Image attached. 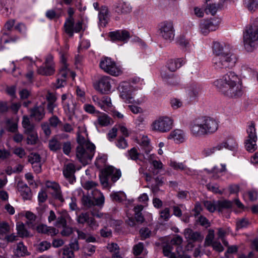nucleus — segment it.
Masks as SVG:
<instances>
[{
    "mask_svg": "<svg viewBox=\"0 0 258 258\" xmlns=\"http://www.w3.org/2000/svg\"><path fill=\"white\" fill-rule=\"evenodd\" d=\"M29 161L32 165L38 164L40 162V156L37 153H31L29 156Z\"/></svg>",
    "mask_w": 258,
    "mask_h": 258,
    "instance_id": "59",
    "label": "nucleus"
},
{
    "mask_svg": "<svg viewBox=\"0 0 258 258\" xmlns=\"http://www.w3.org/2000/svg\"><path fill=\"white\" fill-rule=\"evenodd\" d=\"M215 236V233L213 230H209L208 234L207 235L205 243L206 245H211L214 242L213 240Z\"/></svg>",
    "mask_w": 258,
    "mask_h": 258,
    "instance_id": "55",
    "label": "nucleus"
},
{
    "mask_svg": "<svg viewBox=\"0 0 258 258\" xmlns=\"http://www.w3.org/2000/svg\"><path fill=\"white\" fill-rule=\"evenodd\" d=\"M118 89L120 91V96L126 103L139 105L144 101L143 98L135 99V94H133V87L127 82L120 83Z\"/></svg>",
    "mask_w": 258,
    "mask_h": 258,
    "instance_id": "7",
    "label": "nucleus"
},
{
    "mask_svg": "<svg viewBox=\"0 0 258 258\" xmlns=\"http://www.w3.org/2000/svg\"><path fill=\"white\" fill-rule=\"evenodd\" d=\"M10 231V227L6 222H0V235L9 233Z\"/></svg>",
    "mask_w": 258,
    "mask_h": 258,
    "instance_id": "58",
    "label": "nucleus"
},
{
    "mask_svg": "<svg viewBox=\"0 0 258 258\" xmlns=\"http://www.w3.org/2000/svg\"><path fill=\"white\" fill-rule=\"evenodd\" d=\"M17 187L24 200L31 199L32 197L31 190L26 183L22 181H19Z\"/></svg>",
    "mask_w": 258,
    "mask_h": 258,
    "instance_id": "19",
    "label": "nucleus"
},
{
    "mask_svg": "<svg viewBox=\"0 0 258 258\" xmlns=\"http://www.w3.org/2000/svg\"><path fill=\"white\" fill-rule=\"evenodd\" d=\"M22 124L23 128H24V132L25 134L36 132L35 125L34 124L31 123L30 119L27 116H23Z\"/></svg>",
    "mask_w": 258,
    "mask_h": 258,
    "instance_id": "30",
    "label": "nucleus"
},
{
    "mask_svg": "<svg viewBox=\"0 0 258 258\" xmlns=\"http://www.w3.org/2000/svg\"><path fill=\"white\" fill-rule=\"evenodd\" d=\"M121 173L119 169H116L111 166L104 168L100 174V180L102 184L107 185L108 179L111 177L113 182H115L121 177Z\"/></svg>",
    "mask_w": 258,
    "mask_h": 258,
    "instance_id": "12",
    "label": "nucleus"
},
{
    "mask_svg": "<svg viewBox=\"0 0 258 258\" xmlns=\"http://www.w3.org/2000/svg\"><path fill=\"white\" fill-rule=\"evenodd\" d=\"M96 249V247L94 245H93L90 244H87L85 245L84 247V250L85 253H87L88 255H91L93 254Z\"/></svg>",
    "mask_w": 258,
    "mask_h": 258,
    "instance_id": "63",
    "label": "nucleus"
},
{
    "mask_svg": "<svg viewBox=\"0 0 258 258\" xmlns=\"http://www.w3.org/2000/svg\"><path fill=\"white\" fill-rule=\"evenodd\" d=\"M110 197L113 201L121 202L125 197V195L123 192H115L111 194Z\"/></svg>",
    "mask_w": 258,
    "mask_h": 258,
    "instance_id": "57",
    "label": "nucleus"
},
{
    "mask_svg": "<svg viewBox=\"0 0 258 258\" xmlns=\"http://www.w3.org/2000/svg\"><path fill=\"white\" fill-rule=\"evenodd\" d=\"M201 90V87L199 85L193 84L190 86L189 93L191 95L196 97L199 95Z\"/></svg>",
    "mask_w": 258,
    "mask_h": 258,
    "instance_id": "61",
    "label": "nucleus"
},
{
    "mask_svg": "<svg viewBox=\"0 0 258 258\" xmlns=\"http://www.w3.org/2000/svg\"><path fill=\"white\" fill-rule=\"evenodd\" d=\"M61 102L64 111L71 115L75 113L76 103L75 99L70 94H64L61 96Z\"/></svg>",
    "mask_w": 258,
    "mask_h": 258,
    "instance_id": "13",
    "label": "nucleus"
},
{
    "mask_svg": "<svg viewBox=\"0 0 258 258\" xmlns=\"http://www.w3.org/2000/svg\"><path fill=\"white\" fill-rule=\"evenodd\" d=\"M184 234L186 239L192 241H201L204 238V236L200 232L194 231L189 228L185 229Z\"/></svg>",
    "mask_w": 258,
    "mask_h": 258,
    "instance_id": "24",
    "label": "nucleus"
},
{
    "mask_svg": "<svg viewBox=\"0 0 258 258\" xmlns=\"http://www.w3.org/2000/svg\"><path fill=\"white\" fill-rule=\"evenodd\" d=\"M173 126V120L167 116H160L156 119L151 124L152 131L165 133L168 132Z\"/></svg>",
    "mask_w": 258,
    "mask_h": 258,
    "instance_id": "8",
    "label": "nucleus"
},
{
    "mask_svg": "<svg viewBox=\"0 0 258 258\" xmlns=\"http://www.w3.org/2000/svg\"><path fill=\"white\" fill-rule=\"evenodd\" d=\"M14 254L17 257H24L30 255L27 246L24 245L22 242L17 244L14 249Z\"/></svg>",
    "mask_w": 258,
    "mask_h": 258,
    "instance_id": "25",
    "label": "nucleus"
},
{
    "mask_svg": "<svg viewBox=\"0 0 258 258\" xmlns=\"http://www.w3.org/2000/svg\"><path fill=\"white\" fill-rule=\"evenodd\" d=\"M75 165L72 163L66 164L63 167V174L70 183H73L75 181Z\"/></svg>",
    "mask_w": 258,
    "mask_h": 258,
    "instance_id": "22",
    "label": "nucleus"
},
{
    "mask_svg": "<svg viewBox=\"0 0 258 258\" xmlns=\"http://www.w3.org/2000/svg\"><path fill=\"white\" fill-rule=\"evenodd\" d=\"M161 75L163 80L170 85H176L178 83L177 78L172 74H169L165 71L162 70Z\"/></svg>",
    "mask_w": 258,
    "mask_h": 258,
    "instance_id": "31",
    "label": "nucleus"
},
{
    "mask_svg": "<svg viewBox=\"0 0 258 258\" xmlns=\"http://www.w3.org/2000/svg\"><path fill=\"white\" fill-rule=\"evenodd\" d=\"M51 247V244L46 241H43L37 244L36 246V249L39 252H43L47 250Z\"/></svg>",
    "mask_w": 258,
    "mask_h": 258,
    "instance_id": "50",
    "label": "nucleus"
},
{
    "mask_svg": "<svg viewBox=\"0 0 258 258\" xmlns=\"http://www.w3.org/2000/svg\"><path fill=\"white\" fill-rule=\"evenodd\" d=\"M217 230H218L217 235H218V238L222 240L223 244L225 246H228V242L225 239V237L226 235H227L229 234V233L230 232L229 229L228 228L226 229H224L222 228H218Z\"/></svg>",
    "mask_w": 258,
    "mask_h": 258,
    "instance_id": "41",
    "label": "nucleus"
},
{
    "mask_svg": "<svg viewBox=\"0 0 258 258\" xmlns=\"http://www.w3.org/2000/svg\"><path fill=\"white\" fill-rule=\"evenodd\" d=\"M213 51L215 56L212 59V63L215 69H226L234 65L236 62L235 56L231 53L224 45L215 42Z\"/></svg>",
    "mask_w": 258,
    "mask_h": 258,
    "instance_id": "3",
    "label": "nucleus"
},
{
    "mask_svg": "<svg viewBox=\"0 0 258 258\" xmlns=\"http://www.w3.org/2000/svg\"><path fill=\"white\" fill-rule=\"evenodd\" d=\"M232 206V203L229 201L223 200L217 202V208L219 212H222L224 210L231 209Z\"/></svg>",
    "mask_w": 258,
    "mask_h": 258,
    "instance_id": "40",
    "label": "nucleus"
},
{
    "mask_svg": "<svg viewBox=\"0 0 258 258\" xmlns=\"http://www.w3.org/2000/svg\"><path fill=\"white\" fill-rule=\"evenodd\" d=\"M92 215L94 217L104 219L106 222H108L111 220V216L108 214H104L101 212H92Z\"/></svg>",
    "mask_w": 258,
    "mask_h": 258,
    "instance_id": "56",
    "label": "nucleus"
},
{
    "mask_svg": "<svg viewBox=\"0 0 258 258\" xmlns=\"http://www.w3.org/2000/svg\"><path fill=\"white\" fill-rule=\"evenodd\" d=\"M226 170V165L225 164H221L220 167L215 166L213 167L212 171H210L211 177L214 179H217L222 176L223 172H225Z\"/></svg>",
    "mask_w": 258,
    "mask_h": 258,
    "instance_id": "27",
    "label": "nucleus"
},
{
    "mask_svg": "<svg viewBox=\"0 0 258 258\" xmlns=\"http://www.w3.org/2000/svg\"><path fill=\"white\" fill-rule=\"evenodd\" d=\"M114 10L119 15H127L132 12V8L127 2L119 1L114 5Z\"/></svg>",
    "mask_w": 258,
    "mask_h": 258,
    "instance_id": "18",
    "label": "nucleus"
},
{
    "mask_svg": "<svg viewBox=\"0 0 258 258\" xmlns=\"http://www.w3.org/2000/svg\"><path fill=\"white\" fill-rule=\"evenodd\" d=\"M244 47L247 51H252L258 45V17L253 18L243 34Z\"/></svg>",
    "mask_w": 258,
    "mask_h": 258,
    "instance_id": "5",
    "label": "nucleus"
},
{
    "mask_svg": "<svg viewBox=\"0 0 258 258\" xmlns=\"http://www.w3.org/2000/svg\"><path fill=\"white\" fill-rule=\"evenodd\" d=\"M218 121L211 117H205L192 122L190 132L192 136L200 137L215 133L218 128Z\"/></svg>",
    "mask_w": 258,
    "mask_h": 258,
    "instance_id": "4",
    "label": "nucleus"
},
{
    "mask_svg": "<svg viewBox=\"0 0 258 258\" xmlns=\"http://www.w3.org/2000/svg\"><path fill=\"white\" fill-rule=\"evenodd\" d=\"M27 135V143L28 145H35L37 143L38 137L37 132L26 134Z\"/></svg>",
    "mask_w": 258,
    "mask_h": 258,
    "instance_id": "46",
    "label": "nucleus"
},
{
    "mask_svg": "<svg viewBox=\"0 0 258 258\" xmlns=\"http://www.w3.org/2000/svg\"><path fill=\"white\" fill-rule=\"evenodd\" d=\"M158 32L161 37L167 42H171L175 37V29L171 20H166L159 25Z\"/></svg>",
    "mask_w": 258,
    "mask_h": 258,
    "instance_id": "10",
    "label": "nucleus"
},
{
    "mask_svg": "<svg viewBox=\"0 0 258 258\" xmlns=\"http://www.w3.org/2000/svg\"><path fill=\"white\" fill-rule=\"evenodd\" d=\"M185 61L183 58H177L176 59L170 60L167 63V68L171 72H174L177 69L180 68L183 64H184Z\"/></svg>",
    "mask_w": 258,
    "mask_h": 258,
    "instance_id": "29",
    "label": "nucleus"
},
{
    "mask_svg": "<svg viewBox=\"0 0 258 258\" xmlns=\"http://www.w3.org/2000/svg\"><path fill=\"white\" fill-rule=\"evenodd\" d=\"M99 66L105 73L113 76H118L122 73L120 67L117 66L114 61L108 57L101 59Z\"/></svg>",
    "mask_w": 258,
    "mask_h": 258,
    "instance_id": "11",
    "label": "nucleus"
},
{
    "mask_svg": "<svg viewBox=\"0 0 258 258\" xmlns=\"http://www.w3.org/2000/svg\"><path fill=\"white\" fill-rule=\"evenodd\" d=\"M257 140L246 139L245 141V147L247 151L252 152L257 149Z\"/></svg>",
    "mask_w": 258,
    "mask_h": 258,
    "instance_id": "45",
    "label": "nucleus"
},
{
    "mask_svg": "<svg viewBox=\"0 0 258 258\" xmlns=\"http://www.w3.org/2000/svg\"><path fill=\"white\" fill-rule=\"evenodd\" d=\"M25 217L27 219L26 223L27 226L32 229H35L36 225L37 224L36 216L30 211H26L25 213Z\"/></svg>",
    "mask_w": 258,
    "mask_h": 258,
    "instance_id": "28",
    "label": "nucleus"
},
{
    "mask_svg": "<svg viewBox=\"0 0 258 258\" xmlns=\"http://www.w3.org/2000/svg\"><path fill=\"white\" fill-rule=\"evenodd\" d=\"M186 139V135L183 131L175 129L168 135L167 139L173 140L175 143H183Z\"/></svg>",
    "mask_w": 258,
    "mask_h": 258,
    "instance_id": "21",
    "label": "nucleus"
},
{
    "mask_svg": "<svg viewBox=\"0 0 258 258\" xmlns=\"http://www.w3.org/2000/svg\"><path fill=\"white\" fill-rule=\"evenodd\" d=\"M219 21L216 20H204L201 22L199 29L202 34L207 35L210 32L215 31L218 29Z\"/></svg>",
    "mask_w": 258,
    "mask_h": 258,
    "instance_id": "15",
    "label": "nucleus"
},
{
    "mask_svg": "<svg viewBox=\"0 0 258 258\" xmlns=\"http://www.w3.org/2000/svg\"><path fill=\"white\" fill-rule=\"evenodd\" d=\"M204 205L205 208L210 212H214L215 210H217V202L214 203L211 201H205Z\"/></svg>",
    "mask_w": 258,
    "mask_h": 258,
    "instance_id": "54",
    "label": "nucleus"
},
{
    "mask_svg": "<svg viewBox=\"0 0 258 258\" xmlns=\"http://www.w3.org/2000/svg\"><path fill=\"white\" fill-rule=\"evenodd\" d=\"M46 185L48 188L53 190L52 195L55 199L59 200L61 202H64V199L62 195L60 186L58 183L55 182L47 181Z\"/></svg>",
    "mask_w": 258,
    "mask_h": 258,
    "instance_id": "20",
    "label": "nucleus"
},
{
    "mask_svg": "<svg viewBox=\"0 0 258 258\" xmlns=\"http://www.w3.org/2000/svg\"><path fill=\"white\" fill-rule=\"evenodd\" d=\"M216 153L214 146L205 148L202 152V155L205 157L211 156Z\"/></svg>",
    "mask_w": 258,
    "mask_h": 258,
    "instance_id": "62",
    "label": "nucleus"
},
{
    "mask_svg": "<svg viewBox=\"0 0 258 258\" xmlns=\"http://www.w3.org/2000/svg\"><path fill=\"white\" fill-rule=\"evenodd\" d=\"M182 238L179 235H176L170 243L163 246V253L165 256L169 258H190V256L183 254L182 248L180 246Z\"/></svg>",
    "mask_w": 258,
    "mask_h": 258,
    "instance_id": "6",
    "label": "nucleus"
},
{
    "mask_svg": "<svg viewBox=\"0 0 258 258\" xmlns=\"http://www.w3.org/2000/svg\"><path fill=\"white\" fill-rule=\"evenodd\" d=\"M170 217V210L168 208H165L160 212V220L167 221Z\"/></svg>",
    "mask_w": 258,
    "mask_h": 258,
    "instance_id": "52",
    "label": "nucleus"
},
{
    "mask_svg": "<svg viewBox=\"0 0 258 258\" xmlns=\"http://www.w3.org/2000/svg\"><path fill=\"white\" fill-rule=\"evenodd\" d=\"M127 157L128 159L136 161L137 162L142 161L140 158V153L138 152L137 149L135 147H133L128 150Z\"/></svg>",
    "mask_w": 258,
    "mask_h": 258,
    "instance_id": "39",
    "label": "nucleus"
},
{
    "mask_svg": "<svg viewBox=\"0 0 258 258\" xmlns=\"http://www.w3.org/2000/svg\"><path fill=\"white\" fill-rule=\"evenodd\" d=\"M144 244L142 242H139L133 247V253L136 255H140L144 250Z\"/></svg>",
    "mask_w": 258,
    "mask_h": 258,
    "instance_id": "60",
    "label": "nucleus"
},
{
    "mask_svg": "<svg viewBox=\"0 0 258 258\" xmlns=\"http://www.w3.org/2000/svg\"><path fill=\"white\" fill-rule=\"evenodd\" d=\"M63 258H72L74 256V251L68 247L63 248Z\"/></svg>",
    "mask_w": 258,
    "mask_h": 258,
    "instance_id": "64",
    "label": "nucleus"
},
{
    "mask_svg": "<svg viewBox=\"0 0 258 258\" xmlns=\"http://www.w3.org/2000/svg\"><path fill=\"white\" fill-rule=\"evenodd\" d=\"M111 118L107 114L99 112L95 124L98 123L101 126H106L111 123Z\"/></svg>",
    "mask_w": 258,
    "mask_h": 258,
    "instance_id": "32",
    "label": "nucleus"
},
{
    "mask_svg": "<svg viewBox=\"0 0 258 258\" xmlns=\"http://www.w3.org/2000/svg\"><path fill=\"white\" fill-rule=\"evenodd\" d=\"M16 229L20 237H27L30 236L29 232L26 229L25 225L22 222H19L17 224Z\"/></svg>",
    "mask_w": 258,
    "mask_h": 258,
    "instance_id": "37",
    "label": "nucleus"
},
{
    "mask_svg": "<svg viewBox=\"0 0 258 258\" xmlns=\"http://www.w3.org/2000/svg\"><path fill=\"white\" fill-rule=\"evenodd\" d=\"M74 18H68L64 23V27L65 32L70 36L74 34Z\"/></svg>",
    "mask_w": 258,
    "mask_h": 258,
    "instance_id": "35",
    "label": "nucleus"
},
{
    "mask_svg": "<svg viewBox=\"0 0 258 258\" xmlns=\"http://www.w3.org/2000/svg\"><path fill=\"white\" fill-rule=\"evenodd\" d=\"M177 43L180 48L184 51L187 50L190 46L189 41L184 36H180L177 39Z\"/></svg>",
    "mask_w": 258,
    "mask_h": 258,
    "instance_id": "44",
    "label": "nucleus"
},
{
    "mask_svg": "<svg viewBox=\"0 0 258 258\" xmlns=\"http://www.w3.org/2000/svg\"><path fill=\"white\" fill-rule=\"evenodd\" d=\"M224 148L229 150H233L236 148L237 144L234 138L228 137L221 142Z\"/></svg>",
    "mask_w": 258,
    "mask_h": 258,
    "instance_id": "33",
    "label": "nucleus"
},
{
    "mask_svg": "<svg viewBox=\"0 0 258 258\" xmlns=\"http://www.w3.org/2000/svg\"><path fill=\"white\" fill-rule=\"evenodd\" d=\"M49 148L52 151H56L60 149L61 144L56 138H53L49 141Z\"/></svg>",
    "mask_w": 258,
    "mask_h": 258,
    "instance_id": "42",
    "label": "nucleus"
},
{
    "mask_svg": "<svg viewBox=\"0 0 258 258\" xmlns=\"http://www.w3.org/2000/svg\"><path fill=\"white\" fill-rule=\"evenodd\" d=\"M15 29L23 35H26L27 34V28L23 23L21 22L17 24L15 26Z\"/></svg>",
    "mask_w": 258,
    "mask_h": 258,
    "instance_id": "53",
    "label": "nucleus"
},
{
    "mask_svg": "<svg viewBox=\"0 0 258 258\" xmlns=\"http://www.w3.org/2000/svg\"><path fill=\"white\" fill-rule=\"evenodd\" d=\"M55 70L52 66H45V67H41L37 70L38 74L45 75L50 76L54 74Z\"/></svg>",
    "mask_w": 258,
    "mask_h": 258,
    "instance_id": "38",
    "label": "nucleus"
},
{
    "mask_svg": "<svg viewBox=\"0 0 258 258\" xmlns=\"http://www.w3.org/2000/svg\"><path fill=\"white\" fill-rule=\"evenodd\" d=\"M111 78L108 76H103L94 85L95 89L102 94L108 93L111 89Z\"/></svg>",
    "mask_w": 258,
    "mask_h": 258,
    "instance_id": "16",
    "label": "nucleus"
},
{
    "mask_svg": "<svg viewBox=\"0 0 258 258\" xmlns=\"http://www.w3.org/2000/svg\"><path fill=\"white\" fill-rule=\"evenodd\" d=\"M217 11V8L215 4L212 3L210 0H206V8L205 11L207 14L214 15Z\"/></svg>",
    "mask_w": 258,
    "mask_h": 258,
    "instance_id": "43",
    "label": "nucleus"
},
{
    "mask_svg": "<svg viewBox=\"0 0 258 258\" xmlns=\"http://www.w3.org/2000/svg\"><path fill=\"white\" fill-rule=\"evenodd\" d=\"M213 51L215 56L212 59V63L215 69H226L234 65L236 62L235 56L231 53L224 45L215 42Z\"/></svg>",
    "mask_w": 258,
    "mask_h": 258,
    "instance_id": "2",
    "label": "nucleus"
},
{
    "mask_svg": "<svg viewBox=\"0 0 258 258\" xmlns=\"http://www.w3.org/2000/svg\"><path fill=\"white\" fill-rule=\"evenodd\" d=\"M246 132L247 136L246 139L257 140L255 124L253 122H251L248 125Z\"/></svg>",
    "mask_w": 258,
    "mask_h": 258,
    "instance_id": "36",
    "label": "nucleus"
},
{
    "mask_svg": "<svg viewBox=\"0 0 258 258\" xmlns=\"http://www.w3.org/2000/svg\"><path fill=\"white\" fill-rule=\"evenodd\" d=\"M169 165L175 170H183L187 174L191 173V170L187 168L183 163L177 162L175 161L171 160L170 161Z\"/></svg>",
    "mask_w": 258,
    "mask_h": 258,
    "instance_id": "34",
    "label": "nucleus"
},
{
    "mask_svg": "<svg viewBox=\"0 0 258 258\" xmlns=\"http://www.w3.org/2000/svg\"><path fill=\"white\" fill-rule=\"evenodd\" d=\"M249 225V221L246 218L237 219L236 221V228L237 229L246 228Z\"/></svg>",
    "mask_w": 258,
    "mask_h": 258,
    "instance_id": "51",
    "label": "nucleus"
},
{
    "mask_svg": "<svg viewBox=\"0 0 258 258\" xmlns=\"http://www.w3.org/2000/svg\"><path fill=\"white\" fill-rule=\"evenodd\" d=\"M95 150V146L93 144H89L87 146H77L76 157L83 164H87L93 157Z\"/></svg>",
    "mask_w": 258,
    "mask_h": 258,
    "instance_id": "9",
    "label": "nucleus"
},
{
    "mask_svg": "<svg viewBox=\"0 0 258 258\" xmlns=\"http://www.w3.org/2000/svg\"><path fill=\"white\" fill-rule=\"evenodd\" d=\"M77 142L78 144V146H87L89 144H92L88 140V135L85 130H79L78 132Z\"/></svg>",
    "mask_w": 258,
    "mask_h": 258,
    "instance_id": "26",
    "label": "nucleus"
},
{
    "mask_svg": "<svg viewBox=\"0 0 258 258\" xmlns=\"http://www.w3.org/2000/svg\"><path fill=\"white\" fill-rule=\"evenodd\" d=\"M112 41H122L124 43L127 42L130 38V34L126 30H117L111 32L109 34Z\"/></svg>",
    "mask_w": 258,
    "mask_h": 258,
    "instance_id": "17",
    "label": "nucleus"
},
{
    "mask_svg": "<svg viewBox=\"0 0 258 258\" xmlns=\"http://www.w3.org/2000/svg\"><path fill=\"white\" fill-rule=\"evenodd\" d=\"M30 116L36 120L40 121L45 115L44 108L42 105L35 106L30 109Z\"/></svg>",
    "mask_w": 258,
    "mask_h": 258,
    "instance_id": "23",
    "label": "nucleus"
},
{
    "mask_svg": "<svg viewBox=\"0 0 258 258\" xmlns=\"http://www.w3.org/2000/svg\"><path fill=\"white\" fill-rule=\"evenodd\" d=\"M61 61L62 66L60 69L58 76L55 85L56 88L64 86L66 84L67 77L69 75L70 70L68 68L66 60L63 55L61 56Z\"/></svg>",
    "mask_w": 258,
    "mask_h": 258,
    "instance_id": "14",
    "label": "nucleus"
},
{
    "mask_svg": "<svg viewBox=\"0 0 258 258\" xmlns=\"http://www.w3.org/2000/svg\"><path fill=\"white\" fill-rule=\"evenodd\" d=\"M143 209V207L142 205H138L134 208L135 218L137 222L142 223L144 221V217L141 213Z\"/></svg>",
    "mask_w": 258,
    "mask_h": 258,
    "instance_id": "47",
    "label": "nucleus"
},
{
    "mask_svg": "<svg viewBox=\"0 0 258 258\" xmlns=\"http://www.w3.org/2000/svg\"><path fill=\"white\" fill-rule=\"evenodd\" d=\"M244 5L250 11H254L258 8V0H245Z\"/></svg>",
    "mask_w": 258,
    "mask_h": 258,
    "instance_id": "48",
    "label": "nucleus"
},
{
    "mask_svg": "<svg viewBox=\"0 0 258 258\" xmlns=\"http://www.w3.org/2000/svg\"><path fill=\"white\" fill-rule=\"evenodd\" d=\"M140 144L141 146L143 147L146 154H148L152 149L151 147L150 146V140L147 137L142 138Z\"/></svg>",
    "mask_w": 258,
    "mask_h": 258,
    "instance_id": "49",
    "label": "nucleus"
},
{
    "mask_svg": "<svg viewBox=\"0 0 258 258\" xmlns=\"http://www.w3.org/2000/svg\"><path fill=\"white\" fill-rule=\"evenodd\" d=\"M213 85L219 92L229 97H239L243 94L242 83L238 76L232 72L215 80Z\"/></svg>",
    "mask_w": 258,
    "mask_h": 258,
    "instance_id": "1",
    "label": "nucleus"
}]
</instances>
